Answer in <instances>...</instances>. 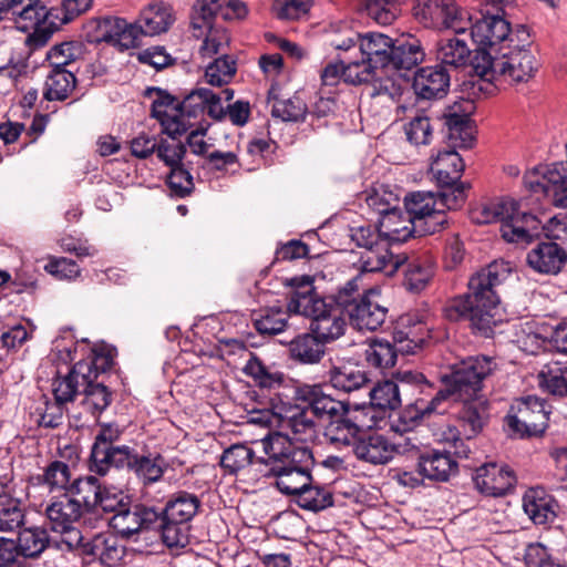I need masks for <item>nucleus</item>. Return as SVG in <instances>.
Listing matches in <instances>:
<instances>
[{
    "label": "nucleus",
    "instance_id": "obj_10",
    "mask_svg": "<svg viewBox=\"0 0 567 567\" xmlns=\"http://www.w3.org/2000/svg\"><path fill=\"white\" fill-rule=\"evenodd\" d=\"M463 404L456 414L457 426H447L442 433L445 444L454 449L458 458H467L471 453L470 442L475 439L489 421V403L483 395L460 400Z\"/></svg>",
    "mask_w": 567,
    "mask_h": 567
},
{
    "label": "nucleus",
    "instance_id": "obj_18",
    "mask_svg": "<svg viewBox=\"0 0 567 567\" xmlns=\"http://www.w3.org/2000/svg\"><path fill=\"white\" fill-rule=\"evenodd\" d=\"M343 313L346 311L341 307L327 298L323 301L315 302L312 309L307 310L305 316L310 318L309 331L323 342L330 343L344 333Z\"/></svg>",
    "mask_w": 567,
    "mask_h": 567
},
{
    "label": "nucleus",
    "instance_id": "obj_27",
    "mask_svg": "<svg viewBox=\"0 0 567 567\" xmlns=\"http://www.w3.org/2000/svg\"><path fill=\"white\" fill-rule=\"evenodd\" d=\"M526 260L539 274L557 275L567 262V251L557 241H540L527 254Z\"/></svg>",
    "mask_w": 567,
    "mask_h": 567
},
{
    "label": "nucleus",
    "instance_id": "obj_56",
    "mask_svg": "<svg viewBox=\"0 0 567 567\" xmlns=\"http://www.w3.org/2000/svg\"><path fill=\"white\" fill-rule=\"evenodd\" d=\"M0 503V532L12 533L24 524V509L18 498H6Z\"/></svg>",
    "mask_w": 567,
    "mask_h": 567
},
{
    "label": "nucleus",
    "instance_id": "obj_36",
    "mask_svg": "<svg viewBox=\"0 0 567 567\" xmlns=\"http://www.w3.org/2000/svg\"><path fill=\"white\" fill-rule=\"evenodd\" d=\"M425 58L421 41L414 35L401 37L394 40L389 66L395 70H411Z\"/></svg>",
    "mask_w": 567,
    "mask_h": 567
},
{
    "label": "nucleus",
    "instance_id": "obj_41",
    "mask_svg": "<svg viewBox=\"0 0 567 567\" xmlns=\"http://www.w3.org/2000/svg\"><path fill=\"white\" fill-rule=\"evenodd\" d=\"M83 408L93 416H100L112 403L113 392L104 380L90 378L81 390Z\"/></svg>",
    "mask_w": 567,
    "mask_h": 567
},
{
    "label": "nucleus",
    "instance_id": "obj_4",
    "mask_svg": "<svg viewBox=\"0 0 567 567\" xmlns=\"http://www.w3.org/2000/svg\"><path fill=\"white\" fill-rule=\"evenodd\" d=\"M497 368L494 358L478 354L467 357L453 365L450 373L441 377L443 389H439L430 400L420 399L409 404L400 416L403 430L420 424L424 416L433 413L439 405L449 400H468L482 394L483 381Z\"/></svg>",
    "mask_w": 567,
    "mask_h": 567
},
{
    "label": "nucleus",
    "instance_id": "obj_8",
    "mask_svg": "<svg viewBox=\"0 0 567 567\" xmlns=\"http://www.w3.org/2000/svg\"><path fill=\"white\" fill-rule=\"evenodd\" d=\"M200 506L198 495L177 491L168 496L164 507L157 508L158 533L167 547H185L188 544L187 524L197 515Z\"/></svg>",
    "mask_w": 567,
    "mask_h": 567
},
{
    "label": "nucleus",
    "instance_id": "obj_32",
    "mask_svg": "<svg viewBox=\"0 0 567 567\" xmlns=\"http://www.w3.org/2000/svg\"><path fill=\"white\" fill-rule=\"evenodd\" d=\"M400 349L401 347H398L393 339L374 338L364 351V359L370 367L378 369L380 372L390 371L391 373L394 371L395 364L405 359L401 355Z\"/></svg>",
    "mask_w": 567,
    "mask_h": 567
},
{
    "label": "nucleus",
    "instance_id": "obj_48",
    "mask_svg": "<svg viewBox=\"0 0 567 567\" xmlns=\"http://www.w3.org/2000/svg\"><path fill=\"white\" fill-rule=\"evenodd\" d=\"M75 83L76 78L71 71L53 66L45 82L43 96L48 101H63L75 87Z\"/></svg>",
    "mask_w": 567,
    "mask_h": 567
},
{
    "label": "nucleus",
    "instance_id": "obj_14",
    "mask_svg": "<svg viewBox=\"0 0 567 567\" xmlns=\"http://www.w3.org/2000/svg\"><path fill=\"white\" fill-rule=\"evenodd\" d=\"M499 13L501 10L498 9H496L495 14L487 12V14H483L481 19H477L475 23H472L471 17H463V25L466 27V30H471V38L477 45L474 54H477L481 50L495 53L499 45L514 42V39L509 38L511 23Z\"/></svg>",
    "mask_w": 567,
    "mask_h": 567
},
{
    "label": "nucleus",
    "instance_id": "obj_64",
    "mask_svg": "<svg viewBox=\"0 0 567 567\" xmlns=\"http://www.w3.org/2000/svg\"><path fill=\"white\" fill-rule=\"evenodd\" d=\"M310 9L308 0H275L272 11L280 20H297L306 16Z\"/></svg>",
    "mask_w": 567,
    "mask_h": 567
},
{
    "label": "nucleus",
    "instance_id": "obj_5",
    "mask_svg": "<svg viewBox=\"0 0 567 567\" xmlns=\"http://www.w3.org/2000/svg\"><path fill=\"white\" fill-rule=\"evenodd\" d=\"M296 399L309 405L311 414L323 426L324 436L333 444L350 446L362 430L371 426L367 422L369 406L336 400L320 384L298 386Z\"/></svg>",
    "mask_w": 567,
    "mask_h": 567
},
{
    "label": "nucleus",
    "instance_id": "obj_25",
    "mask_svg": "<svg viewBox=\"0 0 567 567\" xmlns=\"http://www.w3.org/2000/svg\"><path fill=\"white\" fill-rule=\"evenodd\" d=\"M373 296H378L374 289L363 290L359 301L346 310L351 324L359 330L374 331L385 321L388 309L373 301Z\"/></svg>",
    "mask_w": 567,
    "mask_h": 567
},
{
    "label": "nucleus",
    "instance_id": "obj_57",
    "mask_svg": "<svg viewBox=\"0 0 567 567\" xmlns=\"http://www.w3.org/2000/svg\"><path fill=\"white\" fill-rule=\"evenodd\" d=\"M166 185L171 196L177 198L189 196L195 188L193 176L184 164L171 168L166 177Z\"/></svg>",
    "mask_w": 567,
    "mask_h": 567
},
{
    "label": "nucleus",
    "instance_id": "obj_34",
    "mask_svg": "<svg viewBox=\"0 0 567 567\" xmlns=\"http://www.w3.org/2000/svg\"><path fill=\"white\" fill-rule=\"evenodd\" d=\"M93 0H60L59 6L51 7L50 16L53 18L51 24L54 27L37 33V39L42 43H48L51 37L60 30L64 24H68L84 14L91 9Z\"/></svg>",
    "mask_w": 567,
    "mask_h": 567
},
{
    "label": "nucleus",
    "instance_id": "obj_49",
    "mask_svg": "<svg viewBox=\"0 0 567 567\" xmlns=\"http://www.w3.org/2000/svg\"><path fill=\"white\" fill-rule=\"evenodd\" d=\"M264 457L255 460V452L252 449L245 444H234L226 449L220 457V466L229 474H237L240 470L250 464L259 463L262 468L260 472L264 474L265 465L261 463Z\"/></svg>",
    "mask_w": 567,
    "mask_h": 567
},
{
    "label": "nucleus",
    "instance_id": "obj_24",
    "mask_svg": "<svg viewBox=\"0 0 567 567\" xmlns=\"http://www.w3.org/2000/svg\"><path fill=\"white\" fill-rule=\"evenodd\" d=\"M391 377H393L398 385L399 396L406 401L404 409L399 413L396 422L392 424V429L396 432H408L415 426L403 430V423L400 420L401 413L408 409L409 404L420 399L425 400L419 395L427 394V391L433 390L434 386L426 380L423 373L413 370H395L391 372Z\"/></svg>",
    "mask_w": 567,
    "mask_h": 567
},
{
    "label": "nucleus",
    "instance_id": "obj_63",
    "mask_svg": "<svg viewBox=\"0 0 567 567\" xmlns=\"http://www.w3.org/2000/svg\"><path fill=\"white\" fill-rule=\"evenodd\" d=\"M436 205V198L431 192H411L404 197V207L411 221L412 217L421 216L427 209H432Z\"/></svg>",
    "mask_w": 567,
    "mask_h": 567
},
{
    "label": "nucleus",
    "instance_id": "obj_9",
    "mask_svg": "<svg viewBox=\"0 0 567 567\" xmlns=\"http://www.w3.org/2000/svg\"><path fill=\"white\" fill-rule=\"evenodd\" d=\"M449 450L414 447L411 457L415 461L414 470L402 468L398 473V482L405 486L415 488L423 485L424 480L445 483L458 474V463L453 457L454 449L450 444Z\"/></svg>",
    "mask_w": 567,
    "mask_h": 567
},
{
    "label": "nucleus",
    "instance_id": "obj_37",
    "mask_svg": "<svg viewBox=\"0 0 567 567\" xmlns=\"http://www.w3.org/2000/svg\"><path fill=\"white\" fill-rule=\"evenodd\" d=\"M173 21L172 8L163 1L148 4L136 20L141 33L147 37L166 32Z\"/></svg>",
    "mask_w": 567,
    "mask_h": 567
},
{
    "label": "nucleus",
    "instance_id": "obj_21",
    "mask_svg": "<svg viewBox=\"0 0 567 567\" xmlns=\"http://www.w3.org/2000/svg\"><path fill=\"white\" fill-rule=\"evenodd\" d=\"M476 488L486 496H504L516 484V475L506 465L486 463L475 471L473 476Z\"/></svg>",
    "mask_w": 567,
    "mask_h": 567
},
{
    "label": "nucleus",
    "instance_id": "obj_54",
    "mask_svg": "<svg viewBox=\"0 0 567 567\" xmlns=\"http://www.w3.org/2000/svg\"><path fill=\"white\" fill-rule=\"evenodd\" d=\"M404 278L402 285L411 292H420L429 285L433 277V269L430 264L412 260L403 269Z\"/></svg>",
    "mask_w": 567,
    "mask_h": 567
},
{
    "label": "nucleus",
    "instance_id": "obj_35",
    "mask_svg": "<svg viewBox=\"0 0 567 567\" xmlns=\"http://www.w3.org/2000/svg\"><path fill=\"white\" fill-rule=\"evenodd\" d=\"M556 501L544 489L530 488L523 497V507L528 517L536 525L553 523L557 516Z\"/></svg>",
    "mask_w": 567,
    "mask_h": 567
},
{
    "label": "nucleus",
    "instance_id": "obj_11",
    "mask_svg": "<svg viewBox=\"0 0 567 567\" xmlns=\"http://www.w3.org/2000/svg\"><path fill=\"white\" fill-rule=\"evenodd\" d=\"M394 39L380 32L362 33L359 45L360 70L348 68L346 75L352 85L371 83L378 80L377 70L389 66Z\"/></svg>",
    "mask_w": 567,
    "mask_h": 567
},
{
    "label": "nucleus",
    "instance_id": "obj_62",
    "mask_svg": "<svg viewBox=\"0 0 567 567\" xmlns=\"http://www.w3.org/2000/svg\"><path fill=\"white\" fill-rule=\"evenodd\" d=\"M43 481L51 491L64 489L68 493V487L72 483L70 466L62 461L51 462L44 471Z\"/></svg>",
    "mask_w": 567,
    "mask_h": 567
},
{
    "label": "nucleus",
    "instance_id": "obj_61",
    "mask_svg": "<svg viewBox=\"0 0 567 567\" xmlns=\"http://www.w3.org/2000/svg\"><path fill=\"white\" fill-rule=\"evenodd\" d=\"M82 54V44L78 41H65L55 44L48 52V60H51L52 66L65 68L74 62Z\"/></svg>",
    "mask_w": 567,
    "mask_h": 567
},
{
    "label": "nucleus",
    "instance_id": "obj_55",
    "mask_svg": "<svg viewBox=\"0 0 567 567\" xmlns=\"http://www.w3.org/2000/svg\"><path fill=\"white\" fill-rule=\"evenodd\" d=\"M309 413H311V411L309 410V405H307L300 412L292 415L288 420V426L290 427L293 436L290 437L288 434H285V436H287L293 443L302 444L308 449L310 447L306 442L316 435V423ZM281 434L284 435V433Z\"/></svg>",
    "mask_w": 567,
    "mask_h": 567
},
{
    "label": "nucleus",
    "instance_id": "obj_45",
    "mask_svg": "<svg viewBox=\"0 0 567 567\" xmlns=\"http://www.w3.org/2000/svg\"><path fill=\"white\" fill-rule=\"evenodd\" d=\"M289 312L288 309L285 310L279 306L266 307L255 311L252 315L254 327L259 334H278L287 328Z\"/></svg>",
    "mask_w": 567,
    "mask_h": 567
},
{
    "label": "nucleus",
    "instance_id": "obj_1",
    "mask_svg": "<svg viewBox=\"0 0 567 567\" xmlns=\"http://www.w3.org/2000/svg\"><path fill=\"white\" fill-rule=\"evenodd\" d=\"M267 460L264 476L275 478V486L285 495L295 496L296 504L306 511L321 512L333 506V494L313 484L316 461L311 449L296 444L281 432H275L262 442Z\"/></svg>",
    "mask_w": 567,
    "mask_h": 567
},
{
    "label": "nucleus",
    "instance_id": "obj_51",
    "mask_svg": "<svg viewBox=\"0 0 567 567\" xmlns=\"http://www.w3.org/2000/svg\"><path fill=\"white\" fill-rule=\"evenodd\" d=\"M214 96V91L199 87L192 90L188 94H186L182 101L177 102L174 106V112L183 115V122L187 124V131L193 127V123L190 118L197 117L205 111V101L209 97Z\"/></svg>",
    "mask_w": 567,
    "mask_h": 567
},
{
    "label": "nucleus",
    "instance_id": "obj_2",
    "mask_svg": "<svg viewBox=\"0 0 567 567\" xmlns=\"http://www.w3.org/2000/svg\"><path fill=\"white\" fill-rule=\"evenodd\" d=\"M506 264L493 261L471 276L467 291L451 300L445 307V317L451 321L467 320L482 336L493 334L501 299L497 288L507 279Z\"/></svg>",
    "mask_w": 567,
    "mask_h": 567
},
{
    "label": "nucleus",
    "instance_id": "obj_15",
    "mask_svg": "<svg viewBox=\"0 0 567 567\" xmlns=\"http://www.w3.org/2000/svg\"><path fill=\"white\" fill-rule=\"evenodd\" d=\"M158 522L156 506L131 499L120 513L111 517L110 525L122 538L136 542L143 532H158Z\"/></svg>",
    "mask_w": 567,
    "mask_h": 567
},
{
    "label": "nucleus",
    "instance_id": "obj_13",
    "mask_svg": "<svg viewBox=\"0 0 567 567\" xmlns=\"http://www.w3.org/2000/svg\"><path fill=\"white\" fill-rule=\"evenodd\" d=\"M60 355L65 362L75 361L76 364L85 365L89 369V372H84L86 378L99 379L114 367L117 349L106 342L91 344L83 339L73 349L61 350Z\"/></svg>",
    "mask_w": 567,
    "mask_h": 567
},
{
    "label": "nucleus",
    "instance_id": "obj_17",
    "mask_svg": "<svg viewBox=\"0 0 567 567\" xmlns=\"http://www.w3.org/2000/svg\"><path fill=\"white\" fill-rule=\"evenodd\" d=\"M403 241L400 231L394 229L386 235V239L364 249L360 254L359 262L362 272L382 271L386 276L394 275L406 261L405 256L394 255L390 250L391 244Z\"/></svg>",
    "mask_w": 567,
    "mask_h": 567
},
{
    "label": "nucleus",
    "instance_id": "obj_53",
    "mask_svg": "<svg viewBox=\"0 0 567 567\" xmlns=\"http://www.w3.org/2000/svg\"><path fill=\"white\" fill-rule=\"evenodd\" d=\"M236 71V59L225 53L206 66L205 78L210 85L221 87L231 81Z\"/></svg>",
    "mask_w": 567,
    "mask_h": 567
},
{
    "label": "nucleus",
    "instance_id": "obj_16",
    "mask_svg": "<svg viewBox=\"0 0 567 567\" xmlns=\"http://www.w3.org/2000/svg\"><path fill=\"white\" fill-rule=\"evenodd\" d=\"M545 400L528 395L517 401L516 413L506 416L508 427L520 437L540 436L548 426L549 411Z\"/></svg>",
    "mask_w": 567,
    "mask_h": 567
},
{
    "label": "nucleus",
    "instance_id": "obj_7",
    "mask_svg": "<svg viewBox=\"0 0 567 567\" xmlns=\"http://www.w3.org/2000/svg\"><path fill=\"white\" fill-rule=\"evenodd\" d=\"M477 224L501 221V234L505 241L527 246L539 228V218L528 212H520L514 200L499 199L482 205L473 213Z\"/></svg>",
    "mask_w": 567,
    "mask_h": 567
},
{
    "label": "nucleus",
    "instance_id": "obj_58",
    "mask_svg": "<svg viewBox=\"0 0 567 567\" xmlns=\"http://www.w3.org/2000/svg\"><path fill=\"white\" fill-rule=\"evenodd\" d=\"M408 141L413 145H429L432 140L433 126L430 117L424 114H416L404 125Z\"/></svg>",
    "mask_w": 567,
    "mask_h": 567
},
{
    "label": "nucleus",
    "instance_id": "obj_40",
    "mask_svg": "<svg viewBox=\"0 0 567 567\" xmlns=\"http://www.w3.org/2000/svg\"><path fill=\"white\" fill-rule=\"evenodd\" d=\"M102 487L94 475L80 476L72 481L66 495L80 505L84 513H96V502Z\"/></svg>",
    "mask_w": 567,
    "mask_h": 567
},
{
    "label": "nucleus",
    "instance_id": "obj_12",
    "mask_svg": "<svg viewBox=\"0 0 567 567\" xmlns=\"http://www.w3.org/2000/svg\"><path fill=\"white\" fill-rule=\"evenodd\" d=\"M525 187L534 194H543L553 206L567 209V162L538 165L523 178Z\"/></svg>",
    "mask_w": 567,
    "mask_h": 567
},
{
    "label": "nucleus",
    "instance_id": "obj_50",
    "mask_svg": "<svg viewBox=\"0 0 567 567\" xmlns=\"http://www.w3.org/2000/svg\"><path fill=\"white\" fill-rule=\"evenodd\" d=\"M249 360L243 371L251 377L259 388L277 389L285 382V374L280 371H270L264 362L254 353L249 352Z\"/></svg>",
    "mask_w": 567,
    "mask_h": 567
},
{
    "label": "nucleus",
    "instance_id": "obj_20",
    "mask_svg": "<svg viewBox=\"0 0 567 567\" xmlns=\"http://www.w3.org/2000/svg\"><path fill=\"white\" fill-rule=\"evenodd\" d=\"M153 94H155V99L152 102V117L159 122L162 133L172 140H177L187 132V124L183 122V115L177 112L168 114L167 109L171 107L174 111V106L179 102L178 97L161 87L152 86L145 90V96L152 97Z\"/></svg>",
    "mask_w": 567,
    "mask_h": 567
},
{
    "label": "nucleus",
    "instance_id": "obj_60",
    "mask_svg": "<svg viewBox=\"0 0 567 567\" xmlns=\"http://www.w3.org/2000/svg\"><path fill=\"white\" fill-rule=\"evenodd\" d=\"M353 66L357 70H360V63H358V59H352V56H341L339 55V60L337 62H330L326 65V68L321 72V81L324 85H336L339 83L340 79H342L346 83L352 84L349 81L346 72L348 68Z\"/></svg>",
    "mask_w": 567,
    "mask_h": 567
},
{
    "label": "nucleus",
    "instance_id": "obj_29",
    "mask_svg": "<svg viewBox=\"0 0 567 567\" xmlns=\"http://www.w3.org/2000/svg\"><path fill=\"white\" fill-rule=\"evenodd\" d=\"M84 372H89V369L83 364H76L75 361L65 374L56 372L52 380V392L58 403L74 402L79 395H82L81 390L89 380Z\"/></svg>",
    "mask_w": 567,
    "mask_h": 567
},
{
    "label": "nucleus",
    "instance_id": "obj_38",
    "mask_svg": "<svg viewBox=\"0 0 567 567\" xmlns=\"http://www.w3.org/2000/svg\"><path fill=\"white\" fill-rule=\"evenodd\" d=\"M326 344L311 331L298 334L289 342L290 358L301 364H317L326 354Z\"/></svg>",
    "mask_w": 567,
    "mask_h": 567
},
{
    "label": "nucleus",
    "instance_id": "obj_46",
    "mask_svg": "<svg viewBox=\"0 0 567 567\" xmlns=\"http://www.w3.org/2000/svg\"><path fill=\"white\" fill-rule=\"evenodd\" d=\"M275 91L276 89L272 86L268 91L267 97L268 102L274 101L271 115L284 122L303 121L308 112L307 104L297 95L281 100Z\"/></svg>",
    "mask_w": 567,
    "mask_h": 567
},
{
    "label": "nucleus",
    "instance_id": "obj_33",
    "mask_svg": "<svg viewBox=\"0 0 567 567\" xmlns=\"http://www.w3.org/2000/svg\"><path fill=\"white\" fill-rule=\"evenodd\" d=\"M328 378L333 389L344 393L367 390L371 385L367 371L352 363L332 367L328 371Z\"/></svg>",
    "mask_w": 567,
    "mask_h": 567
},
{
    "label": "nucleus",
    "instance_id": "obj_23",
    "mask_svg": "<svg viewBox=\"0 0 567 567\" xmlns=\"http://www.w3.org/2000/svg\"><path fill=\"white\" fill-rule=\"evenodd\" d=\"M51 8H47L40 2V0H29V3L23 7L20 11H13V16H17V28L23 32L33 29L27 38V43L33 49L44 47L47 43L40 42L37 33H41L48 29L54 28L51 22L53 18L50 16Z\"/></svg>",
    "mask_w": 567,
    "mask_h": 567
},
{
    "label": "nucleus",
    "instance_id": "obj_28",
    "mask_svg": "<svg viewBox=\"0 0 567 567\" xmlns=\"http://www.w3.org/2000/svg\"><path fill=\"white\" fill-rule=\"evenodd\" d=\"M362 432L363 430L350 444L359 460L377 465L385 464L393 458L395 445L391 444L384 435L373 433L361 436Z\"/></svg>",
    "mask_w": 567,
    "mask_h": 567
},
{
    "label": "nucleus",
    "instance_id": "obj_42",
    "mask_svg": "<svg viewBox=\"0 0 567 567\" xmlns=\"http://www.w3.org/2000/svg\"><path fill=\"white\" fill-rule=\"evenodd\" d=\"M45 513L53 530H65L66 527L78 522L84 512L76 502H73V498L64 494L51 503Z\"/></svg>",
    "mask_w": 567,
    "mask_h": 567
},
{
    "label": "nucleus",
    "instance_id": "obj_44",
    "mask_svg": "<svg viewBox=\"0 0 567 567\" xmlns=\"http://www.w3.org/2000/svg\"><path fill=\"white\" fill-rule=\"evenodd\" d=\"M412 229L404 231L401 239L405 241L410 236H427L435 233H440L445 229L449 225V217L445 210L436 209L435 206L432 209H427L421 216L411 218Z\"/></svg>",
    "mask_w": 567,
    "mask_h": 567
},
{
    "label": "nucleus",
    "instance_id": "obj_19",
    "mask_svg": "<svg viewBox=\"0 0 567 567\" xmlns=\"http://www.w3.org/2000/svg\"><path fill=\"white\" fill-rule=\"evenodd\" d=\"M392 339L401 347V355L417 353L430 339V328L417 313L402 315L392 332Z\"/></svg>",
    "mask_w": 567,
    "mask_h": 567
},
{
    "label": "nucleus",
    "instance_id": "obj_26",
    "mask_svg": "<svg viewBox=\"0 0 567 567\" xmlns=\"http://www.w3.org/2000/svg\"><path fill=\"white\" fill-rule=\"evenodd\" d=\"M470 114L468 111H464L462 114L452 111L443 115L446 147L467 150L474 145L476 130Z\"/></svg>",
    "mask_w": 567,
    "mask_h": 567
},
{
    "label": "nucleus",
    "instance_id": "obj_31",
    "mask_svg": "<svg viewBox=\"0 0 567 567\" xmlns=\"http://www.w3.org/2000/svg\"><path fill=\"white\" fill-rule=\"evenodd\" d=\"M285 286L291 288L287 305L288 311L306 315L317 301H323L327 297L317 296L313 286V277L309 275L295 276L285 279Z\"/></svg>",
    "mask_w": 567,
    "mask_h": 567
},
{
    "label": "nucleus",
    "instance_id": "obj_30",
    "mask_svg": "<svg viewBox=\"0 0 567 567\" xmlns=\"http://www.w3.org/2000/svg\"><path fill=\"white\" fill-rule=\"evenodd\" d=\"M465 164L455 148L443 147L432 156L430 171L439 186H451L461 179Z\"/></svg>",
    "mask_w": 567,
    "mask_h": 567
},
{
    "label": "nucleus",
    "instance_id": "obj_59",
    "mask_svg": "<svg viewBox=\"0 0 567 567\" xmlns=\"http://www.w3.org/2000/svg\"><path fill=\"white\" fill-rule=\"evenodd\" d=\"M223 8L221 0H197L193 7L190 25L194 30L212 27L214 19Z\"/></svg>",
    "mask_w": 567,
    "mask_h": 567
},
{
    "label": "nucleus",
    "instance_id": "obj_3",
    "mask_svg": "<svg viewBox=\"0 0 567 567\" xmlns=\"http://www.w3.org/2000/svg\"><path fill=\"white\" fill-rule=\"evenodd\" d=\"M97 426L89 457L91 473L105 476L111 468L126 470L144 485L156 483L163 477L167 464L159 453L138 454L126 444H117L124 429L114 422L97 423Z\"/></svg>",
    "mask_w": 567,
    "mask_h": 567
},
{
    "label": "nucleus",
    "instance_id": "obj_6",
    "mask_svg": "<svg viewBox=\"0 0 567 567\" xmlns=\"http://www.w3.org/2000/svg\"><path fill=\"white\" fill-rule=\"evenodd\" d=\"M514 42L499 45L495 53L484 50L473 55L472 68L481 80L492 83L527 82L534 76L538 64L530 49L513 47Z\"/></svg>",
    "mask_w": 567,
    "mask_h": 567
},
{
    "label": "nucleus",
    "instance_id": "obj_52",
    "mask_svg": "<svg viewBox=\"0 0 567 567\" xmlns=\"http://www.w3.org/2000/svg\"><path fill=\"white\" fill-rule=\"evenodd\" d=\"M539 385L551 395H567V365L558 362L546 365L538 374Z\"/></svg>",
    "mask_w": 567,
    "mask_h": 567
},
{
    "label": "nucleus",
    "instance_id": "obj_22",
    "mask_svg": "<svg viewBox=\"0 0 567 567\" xmlns=\"http://www.w3.org/2000/svg\"><path fill=\"white\" fill-rule=\"evenodd\" d=\"M451 75L443 64L420 68L413 76L412 87L422 100H441L450 90Z\"/></svg>",
    "mask_w": 567,
    "mask_h": 567
},
{
    "label": "nucleus",
    "instance_id": "obj_47",
    "mask_svg": "<svg viewBox=\"0 0 567 567\" xmlns=\"http://www.w3.org/2000/svg\"><path fill=\"white\" fill-rule=\"evenodd\" d=\"M370 398L369 404L364 403L370 410V405H374L380 410H395L402 405L403 399L399 396L398 385L393 377L391 379L380 381L374 386L367 389Z\"/></svg>",
    "mask_w": 567,
    "mask_h": 567
},
{
    "label": "nucleus",
    "instance_id": "obj_39",
    "mask_svg": "<svg viewBox=\"0 0 567 567\" xmlns=\"http://www.w3.org/2000/svg\"><path fill=\"white\" fill-rule=\"evenodd\" d=\"M16 543L21 557L35 560L51 546V538L44 527L33 526L20 528Z\"/></svg>",
    "mask_w": 567,
    "mask_h": 567
},
{
    "label": "nucleus",
    "instance_id": "obj_43",
    "mask_svg": "<svg viewBox=\"0 0 567 567\" xmlns=\"http://www.w3.org/2000/svg\"><path fill=\"white\" fill-rule=\"evenodd\" d=\"M436 58L439 64L460 68L466 65L467 62L472 64L471 50L466 42L457 37L443 38L436 44Z\"/></svg>",
    "mask_w": 567,
    "mask_h": 567
}]
</instances>
